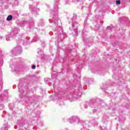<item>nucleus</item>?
<instances>
[{"label":"nucleus","instance_id":"f257e3e1","mask_svg":"<svg viewBox=\"0 0 130 130\" xmlns=\"http://www.w3.org/2000/svg\"><path fill=\"white\" fill-rule=\"evenodd\" d=\"M18 32H19V29L17 27H14L12 29L11 32L9 34V35L6 36V39L7 41H10L12 38H14V37H16L15 39L16 40V43L17 44H19V43H22L23 45H27L29 42H31L30 41V38L26 37V38H24L21 37V38H18L17 37V35L18 34Z\"/></svg>","mask_w":130,"mask_h":130},{"label":"nucleus","instance_id":"f03ea898","mask_svg":"<svg viewBox=\"0 0 130 130\" xmlns=\"http://www.w3.org/2000/svg\"><path fill=\"white\" fill-rule=\"evenodd\" d=\"M59 2V0H57L55 2L54 5V9L51 12V16L52 19L49 20L50 23H51L52 21V22L54 23L55 26H57L58 25V9H59L58 7Z\"/></svg>","mask_w":130,"mask_h":130},{"label":"nucleus","instance_id":"7ed1b4c3","mask_svg":"<svg viewBox=\"0 0 130 130\" xmlns=\"http://www.w3.org/2000/svg\"><path fill=\"white\" fill-rule=\"evenodd\" d=\"M69 24H71L72 27H70V30H74L75 32V36H78V24L77 22V15L74 14L72 18V21L71 23V22L69 21Z\"/></svg>","mask_w":130,"mask_h":130},{"label":"nucleus","instance_id":"20e7f679","mask_svg":"<svg viewBox=\"0 0 130 130\" xmlns=\"http://www.w3.org/2000/svg\"><path fill=\"white\" fill-rule=\"evenodd\" d=\"M81 95H82V88H79L77 94L71 92L69 95L66 96V98L67 99H69L70 101H76V100L79 99V97H81Z\"/></svg>","mask_w":130,"mask_h":130},{"label":"nucleus","instance_id":"39448f33","mask_svg":"<svg viewBox=\"0 0 130 130\" xmlns=\"http://www.w3.org/2000/svg\"><path fill=\"white\" fill-rule=\"evenodd\" d=\"M28 24L27 29H28L29 31H31L32 29H34V26H35V22L34 20L30 19L27 22L26 21H21L19 23V26L21 27H24L25 25Z\"/></svg>","mask_w":130,"mask_h":130},{"label":"nucleus","instance_id":"423d86ee","mask_svg":"<svg viewBox=\"0 0 130 130\" xmlns=\"http://www.w3.org/2000/svg\"><path fill=\"white\" fill-rule=\"evenodd\" d=\"M18 89L20 93V97H21L22 99H24V101H31L32 96H28L27 94H25L22 96V95H24V90H23V85H22L21 82L18 84Z\"/></svg>","mask_w":130,"mask_h":130},{"label":"nucleus","instance_id":"0eeeda50","mask_svg":"<svg viewBox=\"0 0 130 130\" xmlns=\"http://www.w3.org/2000/svg\"><path fill=\"white\" fill-rule=\"evenodd\" d=\"M84 28L82 30V39L83 41L84 42V43L86 44V42H89L90 41L88 40V38H87V34L88 33V26L86 23L84 22Z\"/></svg>","mask_w":130,"mask_h":130},{"label":"nucleus","instance_id":"6e6552de","mask_svg":"<svg viewBox=\"0 0 130 130\" xmlns=\"http://www.w3.org/2000/svg\"><path fill=\"white\" fill-rule=\"evenodd\" d=\"M22 47L20 45H17L16 47L12 50L11 53L13 55H19L22 53Z\"/></svg>","mask_w":130,"mask_h":130},{"label":"nucleus","instance_id":"1a4fd4ad","mask_svg":"<svg viewBox=\"0 0 130 130\" xmlns=\"http://www.w3.org/2000/svg\"><path fill=\"white\" fill-rule=\"evenodd\" d=\"M96 101L95 99H92L90 100L89 102H86L84 104V107L85 109H87L88 108V106L89 107H91V108H93V107L95 108V105H96V103H95Z\"/></svg>","mask_w":130,"mask_h":130},{"label":"nucleus","instance_id":"9d476101","mask_svg":"<svg viewBox=\"0 0 130 130\" xmlns=\"http://www.w3.org/2000/svg\"><path fill=\"white\" fill-rule=\"evenodd\" d=\"M9 92L8 90H5V92L2 93L0 95V101H4V102H7L8 101V98L9 96Z\"/></svg>","mask_w":130,"mask_h":130},{"label":"nucleus","instance_id":"9b49d317","mask_svg":"<svg viewBox=\"0 0 130 130\" xmlns=\"http://www.w3.org/2000/svg\"><path fill=\"white\" fill-rule=\"evenodd\" d=\"M29 9L31 11L32 14L38 15L37 11H39V9H36L35 7H33L32 6H29Z\"/></svg>","mask_w":130,"mask_h":130},{"label":"nucleus","instance_id":"f8f14e48","mask_svg":"<svg viewBox=\"0 0 130 130\" xmlns=\"http://www.w3.org/2000/svg\"><path fill=\"white\" fill-rule=\"evenodd\" d=\"M101 88L103 90V92H105L106 90H107V88H108V85L103 84Z\"/></svg>","mask_w":130,"mask_h":130},{"label":"nucleus","instance_id":"ddd939ff","mask_svg":"<svg viewBox=\"0 0 130 130\" xmlns=\"http://www.w3.org/2000/svg\"><path fill=\"white\" fill-rule=\"evenodd\" d=\"M55 31L57 32V34L62 35V28H61V26H59V29H56Z\"/></svg>","mask_w":130,"mask_h":130},{"label":"nucleus","instance_id":"4468645a","mask_svg":"<svg viewBox=\"0 0 130 130\" xmlns=\"http://www.w3.org/2000/svg\"><path fill=\"white\" fill-rule=\"evenodd\" d=\"M14 61V62H15V63H17V62H20V59L19 58H13L11 59L10 62L11 63H13V62Z\"/></svg>","mask_w":130,"mask_h":130},{"label":"nucleus","instance_id":"2eb2a0df","mask_svg":"<svg viewBox=\"0 0 130 130\" xmlns=\"http://www.w3.org/2000/svg\"><path fill=\"white\" fill-rule=\"evenodd\" d=\"M9 128V125L8 124H4L3 127L1 128L2 130H8Z\"/></svg>","mask_w":130,"mask_h":130},{"label":"nucleus","instance_id":"dca6fc26","mask_svg":"<svg viewBox=\"0 0 130 130\" xmlns=\"http://www.w3.org/2000/svg\"><path fill=\"white\" fill-rule=\"evenodd\" d=\"M40 40V38L38 37L37 36H36L34 37V39L32 40L33 42H36L37 41H39V40Z\"/></svg>","mask_w":130,"mask_h":130},{"label":"nucleus","instance_id":"f3484780","mask_svg":"<svg viewBox=\"0 0 130 130\" xmlns=\"http://www.w3.org/2000/svg\"><path fill=\"white\" fill-rule=\"evenodd\" d=\"M44 25V23H43V20H41L39 23L38 24V26L39 27H42Z\"/></svg>","mask_w":130,"mask_h":130},{"label":"nucleus","instance_id":"a211bd4d","mask_svg":"<svg viewBox=\"0 0 130 130\" xmlns=\"http://www.w3.org/2000/svg\"><path fill=\"white\" fill-rule=\"evenodd\" d=\"M84 1L85 0H74V2L76 3L80 2V5H83Z\"/></svg>","mask_w":130,"mask_h":130},{"label":"nucleus","instance_id":"6ab92c4d","mask_svg":"<svg viewBox=\"0 0 130 130\" xmlns=\"http://www.w3.org/2000/svg\"><path fill=\"white\" fill-rule=\"evenodd\" d=\"M15 106V104L14 103H11L9 105V107L11 110H13V108Z\"/></svg>","mask_w":130,"mask_h":130},{"label":"nucleus","instance_id":"aec40b11","mask_svg":"<svg viewBox=\"0 0 130 130\" xmlns=\"http://www.w3.org/2000/svg\"><path fill=\"white\" fill-rule=\"evenodd\" d=\"M7 21H12V20H13V16H12L11 15H9L7 19H6Z\"/></svg>","mask_w":130,"mask_h":130},{"label":"nucleus","instance_id":"412c9836","mask_svg":"<svg viewBox=\"0 0 130 130\" xmlns=\"http://www.w3.org/2000/svg\"><path fill=\"white\" fill-rule=\"evenodd\" d=\"M38 53L40 54V55H43V50L38 49Z\"/></svg>","mask_w":130,"mask_h":130},{"label":"nucleus","instance_id":"4be33fe9","mask_svg":"<svg viewBox=\"0 0 130 130\" xmlns=\"http://www.w3.org/2000/svg\"><path fill=\"white\" fill-rule=\"evenodd\" d=\"M44 81L46 84H48L50 81V78H45Z\"/></svg>","mask_w":130,"mask_h":130},{"label":"nucleus","instance_id":"5701e85b","mask_svg":"<svg viewBox=\"0 0 130 130\" xmlns=\"http://www.w3.org/2000/svg\"><path fill=\"white\" fill-rule=\"evenodd\" d=\"M107 119H108V117H106V116H104L103 117L102 121L103 122H106V121H107Z\"/></svg>","mask_w":130,"mask_h":130},{"label":"nucleus","instance_id":"b1692460","mask_svg":"<svg viewBox=\"0 0 130 130\" xmlns=\"http://www.w3.org/2000/svg\"><path fill=\"white\" fill-rule=\"evenodd\" d=\"M117 85H118L119 86H122V85H124V83H120V80H118V81L117 82Z\"/></svg>","mask_w":130,"mask_h":130},{"label":"nucleus","instance_id":"393cba45","mask_svg":"<svg viewBox=\"0 0 130 130\" xmlns=\"http://www.w3.org/2000/svg\"><path fill=\"white\" fill-rule=\"evenodd\" d=\"M106 30H107V31L109 32H110V31H111V26H108L106 28Z\"/></svg>","mask_w":130,"mask_h":130},{"label":"nucleus","instance_id":"a878e982","mask_svg":"<svg viewBox=\"0 0 130 130\" xmlns=\"http://www.w3.org/2000/svg\"><path fill=\"white\" fill-rule=\"evenodd\" d=\"M14 71L16 74H20V72H20V69H16L14 70Z\"/></svg>","mask_w":130,"mask_h":130},{"label":"nucleus","instance_id":"bb28decb","mask_svg":"<svg viewBox=\"0 0 130 130\" xmlns=\"http://www.w3.org/2000/svg\"><path fill=\"white\" fill-rule=\"evenodd\" d=\"M106 109H112V110H114V109H113V107H111L108 108L107 106H106Z\"/></svg>","mask_w":130,"mask_h":130},{"label":"nucleus","instance_id":"cd10ccee","mask_svg":"<svg viewBox=\"0 0 130 130\" xmlns=\"http://www.w3.org/2000/svg\"><path fill=\"white\" fill-rule=\"evenodd\" d=\"M115 95V92H112L110 94V96L111 97H113Z\"/></svg>","mask_w":130,"mask_h":130},{"label":"nucleus","instance_id":"c85d7f7f","mask_svg":"<svg viewBox=\"0 0 130 130\" xmlns=\"http://www.w3.org/2000/svg\"><path fill=\"white\" fill-rule=\"evenodd\" d=\"M2 109H4V105L1 104L0 105V110H2Z\"/></svg>","mask_w":130,"mask_h":130},{"label":"nucleus","instance_id":"c756f323","mask_svg":"<svg viewBox=\"0 0 130 130\" xmlns=\"http://www.w3.org/2000/svg\"><path fill=\"white\" fill-rule=\"evenodd\" d=\"M116 4H117V5H120V0H117L116 1Z\"/></svg>","mask_w":130,"mask_h":130},{"label":"nucleus","instance_id":"7c9ffc66","mask_svg":"<svg viewBox=\"0 0 130 130\" xmlns=\"http://www.w3.org/2000/svg\"><path fill=\"white\" fill-rule=\"evenodd\" d=\"M31 69H32V70H35V69H36V66H35V65H32V66H31Z\"/></svg>","mask_w":130,"mask_h":130},{"label":"nucleus","instance_id":"2f4dec72","mask_svg":"<svg viewBox=\"0 0 130 130\" xmlns=\"http://www.w3.org/2000/svg\"><path fill=\"white\" fill-rule=\"evenodd\" d=\"M42 46L43 47H45V43L44 42L43 44H42Z\"/></svg>","mask_w":130,"mask_h":130},{"label":"nucleus","instance_id":"473e14b6","mask_svg":"<svg viewBox=\"0 0 130 130\" xmlns=\"http://www.w3.org/2000/svg\"><path fill=\"white\" fill-rule=\"evenodd\" d=\"M4 38V37L3 36H0V40H2Z\"/></svg>","mask_w":130,"mask_h":130},{"label":"nucleus","instance_id":"72a5a7b5","mask_svg":"<svg viewBox=\"0 0 130 130\" xmlns=\"http://www.w3.org/2000/svg\"><path fill=\"white\" fill-rule=\"evenodd\" d=\"M116 45H116V44H113V46H114V47H115V46H116Z\"/></svg>","mask_w":130,"mask_h":130},{"label":"nucleus","instance_id":"f704fd0d","mask_svg":"<svg viewBox=\"0 0 130 130\" xmlns=\"http://www.w3.org/2000/svg\"><path fill=\"white\" fill-rule=\"evenodd\" d=\"M96 111H97V110L96 109H94L93 110V113H94V112H96Z\"/></svg>","mask_w":130,"mask_h":130},{"label":"nucleus","instance_id":"c9c22d12","mask_svg":"<svg viewBox=\"0 0 130 130\" xmlns=\"http://www.w3.org/2000/svg\"><path fill=\"white\" fill-rule=\"evenodd\" d=\"M14 128H15V129H16V128H17V125L14 126Z\"/></svg>","mask_w":130,"mask_h":130},{"label":"nucleus","instance_id":"e433bc0d","mask_svg":"<svg viewBox=\"0 0 130 130\" xmlns=\"http://www.w3.org/2000/svg\"><path fill=\"white\" fill-rule=\"evenodd\" d=\"M77 68H79V69H81V67L78 66H76Z\"/></svg>","mask_w":130,"mask_h":130},{"label":"nucleus","instance_id":"4c0bfd02","mask_svg":"<svg viewBox=\"0 0 130 130\" xmlns=\"http://www.w3.org/2000/svg\"><path fill=\"white\" fill-rule=\"evenodd\" d=\"M126 106H129V105L128 104H126Z\"/></svg>","mask_w":130,"mask_h":130},{"label":"nucleus","instance_id":"58836bf2","mask_svg":"<svg viewBox=\"0 0 130 130\" xmlns=\"http://www.w3.org/2000/svg\"><path fill=\"white\" fill-rule=\"evenodd\" d=\"M39 32L40 33H42V32H41V30H39Z\"/></svg>","mask_w":130,"mask_h":130},{"label":"nucleus","instance_id":"ea45409f","mask_svg":"<svg viewBox=\"0 0 130 130\" xmlns=\"http://www.w3.org/2000/svg\"><path fill=\"white\" fill-rule=\"evenodd\" d=\"M113 79H114V78H115V76L114 75L113 77H112Z\"/></svg>","mask_w":130,"mask_h":130},{"label":"nucleus","instance_id":"a19ab883","mask_svg":"<svg viewBox=\"0 0 130 130\" xmlns=\"http://www.w3.org/2000/svg\"><path fill=\"white\" fill-rule=\"evenodd\" d=\"M90 9H91V6L89 7V9L90 10Z\"/></svg>","mask_w":130,"mask_h":130},{"label":"nucleus","instance_id":"79ce46f5","mask_svg":"<svg viewBox=\"0 0 130 130\" xmlns=\"http://www.w3.org/2000/svg\"><path fill=\"white\" fill-rule=\"evenodd\" d=\"M0 86H1V88H2V85L1 84V83H0Z\"/></svg>","mask_w":130,"mask_h":130},{"label":"nucleus","instance_id":"37998d69","mask_svg":"<svg viewBox=\"0 0 130 130\" xmlns=\"http://www.w3.org/2000/svg\"><path fill=\"white\" fill-rule=\"evenodd\" d=\"M38 113H39V114H40V112H38Z\"/></svg>","mask_w":130,"mask_h":130},{"label":"nucleus","instance_id":"c03bdc74","mask_svg":"<svg viewBox=\"0 0 130 130\" xmlns=\"http://www.w3.org/2000/svg\"><path fill=\"white\" fill-rule=\"evenodd\" d=\"M13 66H15V63H12Z\"/></svg>","mask_w":130,"mask_h":130},{"label":"nucleus","instance_id":"a18cd8bd","mask_svg":"<svg viewBox=\"0 0 130 130\" xmlns=\"http://www.w3.org/2000/svg\"><path fill=\"white\" fill-rule=\"evenodd\" d=\"M101 23H103V22H102V21H101Z\"/></svg>","mask_w":130,"mask_h":130},{"label":"nucleus","instance_id":"49530a36","mask_svg":"<svg viewBox=\"0 0 130 130\" xmlns=\"http://www.w3.org/2000/svg\"><path fill=\"white\" fill-rule=\"evenodd\" d=\"M66 35H67V34H64V36H66Z\"/></svg>","mask_w":130,"mask_h":130},{"label":"nucleus","instance_id":"de8ad7c7","mask_svg":"<svg viewBox=\"0 0 130 130\" xmlns=\"http://www.w3.org/2000/svg\"><path fill=\"white\" fill-rule=\"evenodd\" d=\"M98 29H100V27H99Z\"/></svg>","mask_w":130,"mask_h":130},{"label":"nucleus","instance_id":"09e8293b","mask_svg":"<svg viewBox=\"0 0 130 130\" xmlns=\"http://www.w3.org/2000/svg\"><path fill=\"white\" fill-rule=\"evenodd\" d=\"M73 49H71V51H72Z\"/></svg>","mask_w":130,"mask_h":130},{"label":"nucleus","instance_id":"8fccbe9b","mask_svg":"<svg viewBox=\"0 0 130 130\" xmlns=\"http://www.w3.org/2000/svg\"><path fill=\"white\" fill-rule=\"evenodd\" d=\"M75 76H76V75H74V77H75Z\"/></svg>","mask_w":130,"mask_h":130},{"label":"nucleus","instance_id":"3c124183","mask_svg":"<svg viewBox=\"0 0 130 130\" xmlns=\"http://www.w3.org/2000/svg\"><path fill=\"white\" fill-rule=\"evenodd\" d=\"M115 80H117V79H116V78H115Z\"/></svg>","mask_w":130,"mask_h":130},{"label":"nucleus","instance_id":"603ef678","mask_svg":"<svg viewBox=\"0 0 130 130\" xmlns=\"http://www.w3.org/2000/svg\"><path fill=\"white\" fill-rule=\"evenodd\" d=\"M36 116H37V117H38V116L36 115Z\"/></svg>","mask_w":130,"mask_h":130}]
</instances>
